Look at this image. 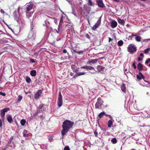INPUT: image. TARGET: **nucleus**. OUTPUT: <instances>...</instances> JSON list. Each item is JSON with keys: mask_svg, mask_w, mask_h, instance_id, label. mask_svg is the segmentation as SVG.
I'll use <instances>...</instances> for the list:
<instances>
[{"mask_svg": "<svg viewBox=\"0 0 150 150\" xmlns=\"http://www.w3.org/2000/svg\"><path fill=\"white\" fill-rule=\"evenodd\" d=\"M72 73H71L70 74V75L71 76H72Z\"/></svg>", "mask_w": 150, "mask_h": 150, "instance_id": "60", "label": "nucleus"}, {"mask_svg": "<svg viewBox=\"0 0 150 150\" xmlns=\"http://www.w3.org/2000/svg\"><path fill=\"white\" fill-rule=\"evenodd\" d=\"M61 59H63V57H61Z\"/></svg>", "mask_w": 150, "mask_h": 150, "instance_id": "62", "label": "nucleus"}, {"mask_svg": "<svg viewBox=\"0 0 150 150\" xmlns=\"http://www.w3.org/2000/svg\"><path fill=\"white\" fill-rule=\"evenodd\" d=\"M64 150H70L69 146H66L64 149Z\"/></svg>", "mask_w": 150, "mask_h": 150, "instance_id": "41", "label": "nucleus"}, {"mask_svg": "<svg viewBox=\"0 0 150 150\" xmlns=\"http://www.w3.org/2000/svg\"><path fill=\"white\" fill-rule=\"evenodd\" d=\"M0 95L3 96H5L6 95V94L5 93H3L1 91H0Z\"/></svg>", "mask_w": 150, "mask_h": 150, "instance_id": "43", "label": "nucleus"}, {"mask_svg": "<svg viewBox=\"0 0 150 150\" xmlns=\"http://www.w3.org/2000/svg\"><path fill=\"white\" fill-rule=\"evenodd\" d=\"M137 78L138 80H141L142 79H144L145 77L143 75L142 73L140 72H139V74H137Z\"/></svg>", "mask_w": 150, "mask_h": 150, "instance_id": "12", "label": "nucleus"}, {"mask_svg": "<svg viewBox=\"0 0 150 150\" xmlns=\"http://www.w3.org/2000/svg\"><path fill=\"white\" fill-rule=\"evenodd\" d=\"M98 133L97 130H95L94 132V134L96 137H98Z\"/></svg>", "mask_w": 150, "mask_h": 150, "instance_id": "42", "label": "nucleus"}, {"mask_svg": "<svg viewBox=\"0 0 150 150\" xmlns=\"http://www.w3.org/2000/svg\"><path fill=\"white\" fill-rule=\"evenodd\" d=\"M135 36H136V35H134L133 34H132V35L129 36V38H132L133 37Z\"/></svg>", "mask_w": 150, "mask_h": 150, "instance_id": "48", "label": "nucleus"}, {"mask_svg": "<svg viewBox=\"0 0 150 150\" xmlns=\"http://www.w3.org/2000/svg\"><path fill=\"white\" fill-rule=\"evenodd\" d=\"M81 69H86L87 70H94V68L93 67L91 66H88L87 65L84 66L80 67Z\"/></svg>", "mask_w": 150, "mask_h": 150, "instance_id": "11", "label": "nucleus"}, {"mask_svg": "<svg viewBox=\"0 0 150 150\" xmlns=\"http://www.w3.org/2000/svg\"><path fill=\"white\" fill-rule=\"evenodd\" d=\"M117 25V23L115 21H113L111 23V26L112 28H115Z\"/></svg>", "mask_w": 150, "mask_h": 150, "instance_id": "15", "label": "nucleus"}, {"mask_svg": "<svg viewBox=\"0 0 150 150\" xmlns=\"http://www.w3.org/2000/svg\"><path fill=\"white\" fill-rule=\"evenodd\" d=\"M96 2L98 7L101 8H103L105 7L102 0H98L96 1Z\"/></svg>", "mask_w": 150, "mask_h": 150, "instance_id": "10", "label": "nucleus"}, {"mask_svg": "<svg viewBox=\"0 0 150 150\" xmlns=\"http://www.w3.org/2000/svg\"><path fill=\"white\" fill-rule=\"evenodd\" d=\"M135 40L137 41L140 42L141 41V38L140 36L137 35H136V36H135Z\"/></svg>", "mask_w": 150, "mask_h": 150, "instance_id": "25", "label": "nucleus"}, {"mask_svg": "<svg viewBox=\"0 0 150 150\" xmlns=\"http://www.w3.org/2000/svg\"><path fill=\"white\" fill-rule=\"evenodd\" d=\"M53 137L52 136H49L48 138V140L50 142H51L53 139Z\"/></svg>", "mask_w": 150, "mask_h": 150, "instance_id": "40", "label": "nucleus"}, {"mask_svg": "<svg viewBox=\"0 0 150 150\" xmlns=\"http://www.w3.org/2000/svg\"><path fill=\"white\" fill-rule=\"evenodd\" d=\"M35 35L34 33L32 32H30L28 34L26 40H29V42H31L33 43L35 40Z\"/></svg>", "mask_w": 150, "mask_h": 150, "instance_id": "3", "label": "nucleus"}, {"mask_svg": "<svg viewBox=\"0 0 150 150\" xmlns=\"http://www.w3.org/2000/svg\"><path fill=\"white\" fill-rule=\"evenodd\" d=\"M37 112L35 113L33 115L34 116H35L37 115Z\"/></svg>", "mask_w": 150, "mask_h": 150, "instance_id": "55", "label": "nucleus"}, {"mask_svg": "<svg viewBox=\"0 0 150 150\" xmlns=\"http://www.w3.org/2000/svg\"><path fill=\"white\" fill-rule=\"evenodd\" d=\"M33 4H30L29 5H28L27 6L26 11H29L32 10L33 8Z\"/></svg>", "mask_w": 150, "mask_h": 150, "instance_id": "14", "label": "nucleus"}, {"mask_svg": "<svg viewBox=\"0 0 150 150\" xmlns=\"http://www.w3.org/2000/svg\"><path fill=\"white\" fill-rule=\"evenodd\" d=\"M26 123L25 120L22 119L21 121V124L22 126H24Z\"/></svg>", "mask_w": 150, "mask_h": 150, "instance_id": "30", "label": "nucleus"}, {"mask_svg": "<svg viewBox=\"0 0 150 150\" xmlns=\"http://www.w3.org/2000/svg\"><path fill=\"white\" fill-rule=\"evenodd\" d=\"M10 110L9 108H5L1 110L0 115L3 118L4 117L5 114V112Z\"/></svg>", "mask_w": 150, "mask_h": 150, "instance_id": "8", "label": "nucleus"}, {"mask_svg": "<svg viewBox=\"0 0 150 150\" xmlns=\"http://www.w3.org/2000/svg\"><path fill=\"white\" fill-rule=\"evenodd\" d=\"M145 40H150V39H147L146 40L145 39Z\"/></svg>", "mask_w": 150, "mask_h": 150, "instance_id": "58", "label": "nucleus"}, {"mask_svg": "<svg viewBox=\"0 0 150 150\" xmlns=\"http://www.w3.org/2000/svg\"><path fill=\"white\" fill-rule=\"evenodd\" d=\"M30 74L32 76H35L36 75V70H34L31 71L30 72Z\"/></svg>", "mask_w": 150, "mask_h": 150, "instance_id": "19", "label": "nucleus"}, {"mask_svg": "<svg viewBox=\"0 0 150 150\" xmlns=\"http://www.w3.org/2000/svg\"><path fill=\"white\" fill-rule=\"evenodd\" d=\"M129 24H127L126 25V26H127V27H129Z\"/></svg>", "mask_w": 150, "mask_h": 150, "instance_id": "57", "label": "nucleus"}, {"mask_svg": "<svg viewBox=\"0 0 150 150\" xmlns=\"http://www.w3.org/2000/svg\"><path fill=\"white\" fill-rule=\"evenodd\" d=\"M68 26V27L69 28H70V26L71 27V26H70V25H69V24H67L66 25V26Z\"/></svg>", "mask_w": 150, "mask_h": 150, "instance_id": "54", "label": "nucleus"}, {"mask_svg": "<svg viewBox=\"0 0 150 150\" xmlns=\"http://www.w3.org/2000/svg\"><path fill=\"white\" fill-rule=\"evenodd\" d=\"M142 60V58H141V57H139L138 58V60L139 61H140V60Z\"/></svg>", "mask_w": 150, "mask_h": 150, "instance_id": "52", "label": "nucleus"}, {"mask_svg": "<svg viewBox=\"0 0 150 150\" xmlns=\"http://www.w3.org/2000/svg\"><path fill=\"white\" fill-rule=\"evenodd\" d=\"M44 104H40L39 105V107H38V109H41L43 107V106L44 105Z\"/></svg>", "mask_w": 150, "mask_h": 150, "instance_id": "39", "label": "nucleus"}, {"mask_svg": "<svg viewBox=\"0 0 150 150\" xmlns=\"http://www.w3.org/2000/svg\"><path fill=\"white\" fill-rule=\"evenodd\" d=\"M128 49V51L131 54H133L134 52L136 51L137 50L136 48L131 44L129 45Z\"/></svg>", "mask_w": 150, "mask_h": 150, "instance_id": "4", "label": "nucleus"}, {"mask_svg": "<svg viewBox=\"0 0 150 150\" xmlns=\"http://www.w3.org/2000/svg\"><path fill=\"white\" fill-rule=\"evenodd\" d=\"M149 62H150V58H148L147 59L145 62V64H148ZM149 66L150 67V63L149 64Z\"/></svg>", "mask_w": 150, "mask_h": 150, "instance_id": "38", "label": "nucleus"}, {"mask_svg": "<svg viewBox=\"0 0 150 150\" xmlns=\"http://www.w3.org/2000/svg\"><path fill=\"white\" fill-rule=\"evenodd\" d=\"M77 47V45H75L74 46H71V50H72L74 52H76V49Z\"/></svg>", "mask_w": 150, "mask_h": 150, "instance_id": "26", "label": "nucleus"}, {"mask_svg": "<svg viewBox=\"0 0 150 150\" xmlns=\"http://www.w3.org/2000/svg\"><path fill=\"white\" fill-rule=\"evenodd\" d=\"M121 88L122 91L124 92H125L126 91V88L125 86V85L124 83H122V85L121 86Z\"/></svg>", "mask_w": 150, "mask_h": 150, "instance_id": "21", "label": "nucleus"}, {"mask_svg": "<svg viewBox=\"0 0 150 150\" xmlns=\"http://www.w3.org/2000/svg\"><path fill=\"white\" fill-rule=\"evenodd\" d=\"M105 115V114L104 112H101L99 114L98 116L100 118H101L104 115Z\"/></svg>", "mask_w": 150, "mask_h": 150, "instance_id": "32", "label": "nucleus"}, {"mask_svg": "<svg viewBox=\"0 0 150 150\" xmlns=\"http://www.w3.org/2000/svg\"><path fill=\"white\" fill-rule=\"evenodd\" d=\"M137 68L139 71H142L143 69V66L140 63H139L137 66Z\"/></svg>", "mask_w": 150, "mask_h": 150, "instance_id": "17", "label": "nucleus"}, {"mask_svg": "<svg viewBox=\"0 0 150 150\" xmlns=\"http://www.w3.org/2000/svg\"><path fill=\"white\" fill-rule=\"evenodd\" d=\"M71 67L74 72L76 73L78 72L79 70L78 69H79V68H78V69H75L74 68H72V66Z\"/></svg>", "mask_w": 150, "mask_h": 150, "instance_id": "36", "label": "nucleus"}, {"mask_svg": "<svg viewBox=\"0 0 150 150\" xmlns=\"http://www.w3.org/2000/svg\"><path fill=\"white\" fill-rule=\"evenodd\" d=\"M117 44L119 46H121L123 45V42L122 40H120L118 42Z\"/></svg>", "mask_w": 150, "mask_h": 150, "instance_id": "27", "label": "nucleus"}, {"mask_svg": "<svg viewBox=\"0 0 150 150\" xmlns=\"http://www.w3.org/2000/svg\"><path fill=\"white\" fill-rule=\"evenodd\" d=\"M30 62L32 63H35V62L34 59L32 58L30 59Z\"/></svg>", "mask_w": 150, "mask_h": 150, "instance_id": "46", "label": "nucleus"}, {"mask_svg": "<svg viewBox=\"0 0 150 150\" xmlns=\"http://www.w3.org/2000/svg\"><path fill=\"white\" fill-rule=\"evenodd\" d=\"M62 29V27L60 26L59 25H58V30H56V32L59 33L60 32H61Z\"/></svg>", "mask_w": 150, "mask_h": 150, "instance_id": "33", "label": "nucleus"}, {"mask_svg": "<svg viewBox=\"0 0 150 150\" xmlns=\"http://www.w3.org/2000/svg\"><path fill=\"white\" fill-rule=\"evenodd\" d=\"M144 81L146 82H147V83H149V84H150V83H149V81H145L144 80Z\"/></svg>", "mask_w": 150, "mask_h": 150, "instance_id": "56", "label": "nucleus"}, {"mask_svg": "<svg viewBox=\"0 0 150 150\" xmlns=\"http://www.w3.org/2000/svg\"><path fill=\"white\" fill-rule=\"evenodd\" d=\"M150 51V48H148L144 50V53L145 54H147Z\"/></svg>", "mask_w": 150, "mask_h": 150, "instance_id": "35", "label": "nucleus"}, {"mask_svg": "<svg viewBox=\"0 0 150 150\" xmlns=\"http://www.w3.org/2000/svg\"><path fill=\"white\" fill-rule=\"evenodd\" d=\"M63 52L64 53H66L67 52V50L66 49H64L63 51Z\"/></svg>", "mask_w": 150, "mask_h": 150, "instance_id": "50", "label": "nucleus"}, {"mask_svg": "<svg viewBox=\"0 0 150 150\" xmlns=\"http://www.w3.org/2000/svg\"><path fill=\"white\" fill-rule=\"evenodd\" d=\"M132 66L134 67V69H135L136 68V66L135 65V62H134L133 63Z\"/></svg>", "mask_w": 150, "mask_h": 150, "instance_id": "47", "label": "nucleus"}, {"mask_svg": "<svg viewBox=\"0 0 150 150\" xmlns=\"http://www.w3.org/2000/svg\"><path fill=\"white\" fill-rule=\"evenodd\" d=\"M103 101L99 97L97 99V100L96 102L95 107L96 109H102L103 105Z\"/></svg>", "mask_w": 150, "mask_h": 150, "instance_id": "2", "label": "nucleus"}, {"mask_svg": "<svg viewBox=\"0 0 150 150\" xmlns=\"http://www.w3.org/2000/svg\"><path fill=\"white\" fill-rule=\"evenodd\" d=\"M85 36L88 39H90V36L87 33L86 34Z\"/></svg>", "mask_w": 150, "mask_h": 150, "instance_id": "44", "label": "nucleus"}, {"mask_svg": "<svg viewBox=\"0 0 150 150\" xmlns=\"http://www.w3.org/2000/svg\"><path fill=\"white\" fill-rule=\"evenodd\" d=\"M118 23L121 25H124L125 21L119 18L118 19Z\"/></svg>", "mask_w": 150, "mask_h": 150, "instance_id": "18", "label": "nucleus"}, {"mask_svg": "<svg viewBox=\"0 0 150 150\" xmlns=\"http://www.w3.org/2000/svg\"><path fill=\"white\" fill-rule=\"evenodd\" d=\"M22 96L21 95H19L18 96L17 100L18 102L20 101L22 99Z\"/></svg>", "mask_w": 150, "mask_h": 150, "instance_id": "37", "label": "nucleus"}, {"mask_svg": "<svg viewBox=\"0 0 150 150\" xmlns=\"http://www.w3.org/2000/svg\"><path fill=\"white\" fill-rule=\"evenodd\" d=\"M2 150H6V148Z\"/></svg>", "mask_w": 150, "mask_h": 150, "instance_id": "63", "label": "nucleus"}, {"mask_svg": "<svg viewBox=\"0 0 150 150\" xmlns=\"http://www.w3.org/2000/svg\"><path fill=\"white\" fill-rule=\"evenodd\" d=\"M85 52V51L84 50L83 51H76V53H77L79 54L80 55V54H84V52Z\"/></svg>", "mask_w": 150, "mask_h": 150, "instance_id": "28", "label": "nucleus"}, {"mask_svg": "<svg viewBox=\"0 0 150 150\" xmlns=\"http://www.w3.org/2000/svg\"><path fill=\"white\" fill-rule=\"evenodd\" d=\"M2 122L1 120L0 119V128L2 129Z\"/></svg>", "mask_w": 150, "mask_h": 150, "instance_id": "45", "label": "nucleus"}, {"mask_svg": "<svg viewBox=\"0 0 150 150\" xmlns=\"http://www.w3.org/2000/svg\"><path fill=\"white\" fill-rule=\"evenodd\" d=\"M23 136L25 137H28V134L27 133V131L26 130H24L23 132Z\"/></svg>", "mask_w": 150, "mask_h": 150, "instance_id": "31", "label": "nucleus"}, {"mask_svg": "<svg viewBox=\"0 0 150 150\" xmlns=\"http://www.w3.org/2000/svg\"><path fill=\"white\" fill-rule=\"evenodd\" d=\"M140 56L141 57H144L143 54L142 53H141L140 54Z\"/></svg>", "mask_w": 150, "mask_h": 150, "instance_id": "53", "label": "nucleus"}, {"mask_svg": "<svg viewBox=\"0 0 150 150\" xmlns=\"http://www.w3.org/2000/svg\"><path fill=\"white\" fill-rule=\"evenodd\" d=\"M74 124V122H72L68 120H66L64 122L62 126V129L61 132L62 136H64L71 128H72Z\"/></svg>", "mask_w": 150, "mask_h": 150, "instance_id": "1", "label": "nucleus"}, {"mask_svg": "<svg viewBox=\"0 0 150 150\" xmlns=\"http://www.w3.org/2000/svg\"><path fill=\"white\" fill-rule=\"evenodd\" d=\"M105 68L103 66L99 65L97 67V71L99 72H103Z\"/></svg>", "mask_w": 150, "mask_h": 150, "instance_id": "13", "label": "nucleus"}, {"mask_svg": "<svg viewBox=\"0 0 150 150\" xmlns=\"http://www.w3.org/2000/svg\"><path fill=\"white\" fill-rule=\"evenodd\" d=\"M113 125V122L111 120H109L108 121V127L109 128L111 127Z\"/></svg>", "mask_w": 150, "mask_h": 150, "instance_id": "22", "label": "nucleus"}, {"mask_svg": "<svg viewBox=\"0 0 150 150\" xmlns=\"http://www.w3.org/2000/svg\"><path fill=\"white\" fill-rule=\"evenodd\" d=\"M26 17L28 18H29L30 17L32 16V15L30 12L28 11H26Z\"/></svg>", "mask_w": 150, "mask_h": 150, "instance_id": "24", "label": "nucleus"}, {"mask_svg": "<svg viewBox=\"0 0 150 150\" xmlns=\"http://www.w3.org/2000/svg\"><path fill=\"white\" fill-rule=\"evenodd\" d=\"M101 23V19H99L96 23L95 24L92 28V29L94 30L98 27Z\"/></svg>", "mask_w": 150, "mask_h": 150, "instance_id": "9", "label": "nucleus"}, {"mask_svg": "<svg viewBox=\"0 0 150 150\" xmlns=\"http://www.w3.org/2000/svg\"><path fill=\"white\" fill-rule=\"evenodd\" d=\"M78 76L85 75L86 74L85 72H78L77 73Z\"/></svg>", "mask_w": 150, "mask_h": 150, "instance_id": "34", "label": "nucleus"}, {"mask_svg": "<svg viewBox=\"0 0 150 150\" xmlns=\"http://www.w3.org/2000/svg\"><path fill=\"white\" fill-rule=\"evenodd\" d=\"M62 96L60 92L59 93V96L57 102L58 106L59 107H61L62 103Z\"/></svg>", "mask_w": 150, "mask_h": 150, "instance_id": "6", "label": "nucleus"}, {"mask_svg": "<svg viewBox=\"0 0 150 150\" xmlns=\"http://www.w3.org/2000/svg\"><path fill=\"white\" fill-rule=\"evenodd\" d=\"M77 73H76L74 75V76H73V78H75L76 77H77L78 76V75H77Z\"/></svg>", "mask_w": 150, "mask_h": 150, "instance_id": "49", "label": "nucleus"}, {"mask_svg": "<svg viewBox=\"0 0 150 150\" xmlns=\"http://www.w3.org/2000/svg\"><path fill=\"white\" fill-rule=\"evenodd\" d=\"M102 59V58H99L98 59H91L89 60V61L87 62V64H96L97 62L100 59Z\"/></svg>", "mask_w": 150, "mask_h": 150, "instance_id": "5", "label": "nucleus"}, {"mask_svg": "<svg viewBox=\"0 0 150 150\" xmlns=\"http://www.w3.org/2000/svg\"><path fill=\"white\" fill-rule=\"evenodd\" d=\"M54 22L55 23H56L57 22V21H54Z\"/></svg>", "mask_w": 150, "mask_h": 150, "instance_id": "59", "label": "nucleus"}, {"mask_svg": "<svg viewBox=\"0 0 150 150\" xmlns=\"http://www.w3.org/2000/svg\"><path fill=\"white\" fill-rule=\"evenodd\" d=\"M108 38L109 39V42H110V41H112V39L111 38H110L108 37Z\"/></svg>", "mask_w": 150, "mask_h": 150, "instance_id": "51", "label": "nucleus"}, {"mask_svg": "<svg viewBox=\"0 0 150 150\" xmlns=\"http://www.w3.org/2000/svg\"><path fill=\"white\" fill-rule=\"evenodd\" d=\"M140 0L142 1H145L146 0Z\"/></svg>", "mask_w": 150, "mask_h": 150, "instance_id": "61", "label": "nucleus"}, {"mask_svg": "<svg viewBox=\"0 0 150 150\" xmlns=\"http://www.w3.org/2000/svg\"><path fill=\"white\" fill-rule=\"evenodd\" d=\"M62 20V19L61 18L60 20V22Z\"/></svg>", "mask_w": 150, "mask_h": 150, "instance_id": "64", "label": "nucleus"}, {"mask_svg": "<svg viewBox=\"0 0 150 150\" xmlns=\"http://www.w3.org/2000/svg\"><path fill=\"white\" fill-rule=\"evenodd\" d=\"M42 91L41 90H39L34 95V97L35 99L37 100L39 99L40 97L42 95Z\"/></svg>", "mask_w": 150, "mask_h": 150, "instance_id": "7", "label": "nucleus"}, {"mask_svg": "<svg viewBox=\"0 0 150 150\" xmlns=\"http://www.w3.org/2000/svg\"><path fill=\"white\" fill-rule=\"evenodd\" d=\"M87 4L89 6H93L94 5V3L91 0H88Z\"/></svg>", "mask_w": 150, "mask_h": 150, "instance_id": "20", "label": "nucleus"}, {"mask_svg": "<svg viewBox=\"0 0 150 150\" xmlns=\"http://www.w3.org/2000/svg\"><path fill=\"white\" fill-rule=\"evenodd\" d=\"M25 81L26 82L28 83H30L31 82V80L30 78L28 76H27L26 77Z\"/></svg>", "mask_w": 150, "mask_h": 150, "instance_id": "23", "label": "nucleus"}, {"mask_svg": "<svg viewBox=\"0 0 150 150\" xmlns=\"http://www.w3.org/2000/svg\"><path fill=\"white\" fill-rule=\"evenodd\" d=\"M7 120L8 122L10 123H11L13 121L12 117L9 115H7Z\"/></svg>", "mask_w": 150, "mask_h": 150, "instance_id": "16", "label": "nucleus"}, {"mask_svg": "<svg viewBox=\"0 0 150 150\" xmlns=\"http://www.w3.org/2000/svg\"><path fill=\"white\" fill-rule=\"evenodd\" d=\"M111 141L113 144H116L117 142V140L115 138H114L112 139Z\"/></svg>", "mask_w": 150, "mask_h": 150, "instance_id": "29", "label": "nucleus"}]
</instances>
